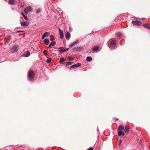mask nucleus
<instances>
[{
  "mask_svg": "<svg viewBox=\"0 0 150 150\" xmlns=\"http://www.w3.org/2000/svg\"><path fill=\"white\" fill-rule=\"evenodd\" d=\"M18 46L17 45H14L11 49V52H16L18 50Z\"/></svg>",
  "mask_w": 150,
  "mask_h": 150,
  "instance_id": "f03ea898",
  "label": "nucleus"
},
{
  "mask_svg": "<svg viewBox=\"0 0 150 150\" xmlns=\"http://www.w3.org/2000/svg\"><path fill=\"white\" fill-rule=\"evenodd\" d=\"M81 64L80 63H77L76 64H74L71 66V68H75L81 65Z\"/></svg>",
  "mask_w": 150,
  "mask_h": 150,
  "instance_id": "0eeeda50",
  "label": "nucleus"
},
{
  "mask_svg": "<svg viewBox=\"0 0 150 150\" xmlns=\"http://www.w3.org/2000/svg\"><path fill=\"white\" fill-rule=\"evenodd\" d=\"M25 12L27 13L28 12L30 11L31 10H24Z\"/></svg>",
  "mask_w": 150,
  "mask_h": 150,
  "instance_id": "2f4dec72",
  "label": "nucleus"
},
{
  "mask_svg": "<svg viewBox=\"0 0 150 150\" xmlns=\"http://www.w3.org/2000/svg\"><path fill=\"white\" fill-rule=\"evenodd\" d=\"M74 45V44H73V43L72 44H71V45H69V47H73V46Z\"/></svg>",
  "mask_w": 150,
  "mask_h": 150,
  "instance_id": "72a5a7b5",
  "label": "nucleus"
},
{
  "mask_svg": "<svg viewBox=\"0 0 150 150\" xmlns=\"http://www.w3.org/2000/svg\"><path fill=\"white\" fill-rule=\"evenodd\" d=\"M124 129V127L122 125H120L118 127L117 132L122 131Z\"/></svg>",
  "mask_w": 150,
  "mask_h": 150,
  "instance_id": "6e6552de",
  "label": "nucleus"
},
{
  "mask_svg": "<svg viewBox=\"0 0 150 150\" xmlns=\"http://www.w3.org/2000/svg\"><path fill=\"white\" fill-rule=\"evenodd\" d=\"M73 63V62H65L64 64V65L66 66L67 65H70L72 64Z\"/></svg>",
  "mask_w": 150,
  "mask_h": 150,
  "instance_id": "2eb2a0df",
  "label": "nucleus"
},
{
  "mask_svg": "<svg viewBox=\"0 0 150 150\" xmlns=\"http://www.w3.org/2000/svg\"><path fill=\"white\" fill-rule=\"evenodd\" d=\"M56 44V42L54 41L52 42L50 44V46H54Z\"/></svg>",
  "mask_w": 150,
  "mask_h": 150,
  "instance_id": "aec40b11",
  "label": "nucleus"
},
{
  "mask_svg": "<svg viewBox=\"0 0 150 150\" xmlns=\"http://www.w3.org/2000/svg\"><path fill=\"white\" fill-rule=\"evenodd\" d=\"M99 49V47H98L97 46L95 47H94L93 48V50L94 51H97Z\"/></svg>",
  "mask_w": 150,
  "mask_h": 150,
  "instance_id": "412c9836",
  "label": "nucleus"
},
{
  "mask_svg": "<svg viewBox=\"0 0 150 150\" xmlns=\"http://www.w3.org/2000/svg\"><path fill=\"white\" fill-rule=\"evenodd\" d=\"M93 148L92 147H91L89 149H88L87 150H93Z\"/></svg>",
  "mask_w": 150,
  "mask_h": 150,
  "instance_id": "c9c22d12",
  "label": "nucleus"
},
{
  "mask_svg": "<svg viewBox=\"0 0 150 150\" xmlns=\"http://www.w3.org/2000/svg\"><path fill=\"white\" fill-rule=\"evenodd\" d=\"M52 58H49L48 59H47V63H50V62L52 60Z\"/></svg>",
  "mask_w": 150,
  "mask_h": 150,
  "instance_id": "b1692460",
  "label": "nucleus"
},
{
  "mask_svg": "<svg viewBox=\"0 0 150 150\" xmlns=\"http://www.w3.org/2000/svg\"><path fill=\"white\" fill-rule=\"evenodd\" d=\"M24 9L30 10V9H32V8L31 7L29 6L28 7H27L26 8H25Z\"/></svg>",
  "mask_w": 150,
  "mask_h": 150,
  "instance_id": "a878e982",
  "label": "nucleus"
},
{
  "mask_svg": "<svg viewBox=\"0 0 150 150\" xmlns=\"http://www.w3.org/2000/svg\"><path fill=\"white\" fill-rule=\"evenodd\" d=\"M69 60H74V58L71 56H69L68 58Z\"/></svg>",
  "mask_w": 150,
  "mask_h": 150,
  "instance_id": "393cba45",
  "label": "nucleus"
},
{
  "mask_svg": "<svg viewBox=\"0 0 150 150\" xmlns=\"http://www.w3.org/2000/svg\"><path fill=\"white\" fill-rule=\"evenodd\" d=\"M49 34L50 33L48 32H45L43 34V35H45V37L48 36Z\"/></svg>",
  "mask_w": 150,
  "mask_h": 150,
  "instance_id": "4be33fe9",
  "label": "nucleus"
},
{
  "mask_svg": "<svg viewBox=\"0 0 150 150\" xmlns=\"http://www.w3.org/2000/svg\"><path fill=\"white\" fill-rule=\"evenodd\" d=\"M79 42V41L78 40H77L75 42H74L73 43V44H74V45L76 44H77V43H78Z\"/></svg>",
  "mask_w": 150,
  "mask_h": 150,
  "instance_id": "7c9ffc66",
  "label": "nucleus"
},
{
  "mask_svg": "<svg viewBox=\"0 0 150 150\" xmlns=\"http://www.w3.org/2000/svg\"><path fill=\"white\" fill-rule=\"evenodd\" d=\"M125 133L123 132L122 131L118 132V135L119 136H124L125 135Z\"/></svg>",
  "mask_w": 150,
  "mask_h": 150,
  "instance_id": "4468645a",
  "label": "nucleus"
},
{
  "mask_svg": "<svg viewBox=\"0 0 150 150\" xmlns=\"http://www.w3.org/2000/svg\"><path fill=\"white\" fill-rule=\"evenodd\" d=\"M21 26H28L29 25V23L27 21L24 22H21L20 23Z\"/></svg>",
  "mask_w": 150,
  "mask_h": 150,
  "instance_id": "39448f33",
  "label": "nucleus"
},
{
  "mask_svg": "<svg viewBox=\"0 0 150 150\" xmlns=\"http://www.w3.org/2000/svg\"><path fill=\"white\" fill-rule=\"evenodd\" d=\"M86 59L87 61H91L92 60V58L91 57H87Z\"/></svg>",
  "mask_w": 150,
  "mask_h": 150,
  "instance_id": "6ab92c4d",
  "label": "nucleus"
},
{
  "mask_svg": "<svg viewBox=\"0 0 150 150\" xmlns=\"http://www.w3.org/2000/svg\"><path fill=\"white\" fill-rule=\"evenodd\" d=\"M51 39H50V40L52 41H54V36L53 35H52V36H51Z\"/></svg>",
  "mask_w": 150,
  "mask_h": 150,
  "instance_id": "c85d7f7f",
  "label": "nucleus"
},
{
  "mask_svg": "<svg viewBox=\"0 0 150 150\" xmlns=\"http://www.w3.org/2000/svg\"><path fill=\"white\" fill-rule=\"evenodd\" d=\"M65 38L69 40L70 38V34L69 32H67L65 35Z\"/></svg>",
  "mask_w": 150,
  "mask_h": 150,
  "instance_id": "f8f14e48",
  "label": "nucleus"
},
{
  "mask_svg": "<svg viewBox=\"0 0 150 150\" xmlns=\"http://www.w3.org/2000/svg\"><path fill=\"white\" fill-rule=\"evenodd\" d=\"M22 31H17L16 32V33H19L20 32H22Z\"/></svg>",
  "mask_w": 150,
  "mask_h": 150,
  "instance_id": "58836bf2",
  "label": "nucleus"
},
{
  "mask_svg": "<svg viewBox=\"0 0 150 150\" xmlns=\"http://www.w3.org/2000/svg\"><path fill=\"white\" fill-rule=\"evenodd\" d=\"M11 38L10 37H8L7 38H5L4 39L5 43L6 42H8L10 40Z\"/></svg>",
  "mask_w": 150,
  "mask_h": 150,
  "instance_id": "a211bd4d",
  "label": "nucleus"
},
{
  "mask_svg": "<svg viewBox=\"0 0 150 150\" xmlns=\"http://www.w3.org/2000/svg\"><path fill=\"white\" fill-rule=\"evenodd\" d=\"M129 128L126 125L124 129V131L125 133L128 134L129 133Z\"/></svg>",
  "mask_w": 150,
  "mask_h": 150,
  "instance_id": "9d476101",
  "label": "nucleus"
},
{
  "mask_svg": "<svg viewBox=\"0 0 150 150\" xmlns=\"http://www.w3.org/2000/svg\"><path fill=\"white\" fill-rule=\"evenodd\" d=\"M64 61V59L62 57L60 58L59 62L61 63H63Z\"/></svg>",
  "mask_w": 150,
  "mask_h": 150,
  "instance_id": "5701e85b",
  "label": "nucleus"
},
{
  "mask_svg": "<svg viewBox=\"0 0 150 150\" xmlns=\"http://www.w3.org/2000/svg\"><path fill=\"white\" fill-rule=\"evenodd\" d=\"M30 55V52L29 51H27L26 52H25L23 55V56L25 57H28Z\"/></svg>",
  "mask_w": 150,
  "mask_h": 150,
  "instance_id": "9b49d317",
  "label": "nucleus"
},
{
  "mask_svg": "<svg viewBox=\"0 0 150 150\" xmlns=\"http://www.w3.org/2000/svg\"><path fill=\"white\" fill-rule=\"evenodd\" d=\"M8 3L11 5H13L14 3V0H9Z\"/></svg>",
  "mask_w": 150,
  "mask_h": 150,
  "instance_id": "f3484780",
  "label": "nucleus"
},
{
  "mask_svg": "<svg viewBox=\"0 0 150 150\" xmlns=\"http://www.w3.org/2000/svg\"><path fill=\"white\" fill-rule=\"evenodd\" d=\"M22 15H23V16L24 18L26 20H28V18L26 16H25L23 13H22Z\"/></svg>",
  "mask_w": 150,
  "mask_h": 150,
  "instance_id": "bb28decb",
  "label": "nucleus"
},
{
  "mask_svg": "<svg viewBox=\"0 0 150 150\" xmlns=\"http://www.w3.org/2000/svg\"><path fill=\"white\" fill-rule=\"evenodd\" d=\"M59 33L60 35V38L61 39L63 38L64 37V33L63 31L60 28L59 29Z\"/></svg>",
  "mask_w": 150,
  "mask_h": 150,
  "instance_id": "423d86ee",
  "label": "nucleus"
},
{
  "mask_svg": "<svg viewBox=\"0 0 150 150\" xmlns=\"http://www.w3.org/2000/svg\"><path fill=\"white\" fill-rule=\"evenodd\" d=\"M28 76L31 79H33L35 76V74L33 71L32 70H30L29 71L28 74Z\"/></svg>",
  "mask_w": 150,
  "mask_h": 150,
  "instance_id": "f257e3e1",
  "label": "nucleus"
},
{
  "mask_svg": "<svg viewBox=\"0 0 150 150\" xmlns=\"http://www.w3.org/2000/svg\"><path fill=\"white\" fill-rule=\"evenodd\" d=\"M116 35L118 37H120L121 36V33H118L116 34Z\"/></svg>",
  "mask_w": 150,
  "mask_h": 150,
  "instance_id": "c756f323",
  "label": "nucleus"
},
{
  "mask_svg": "<svg viewBox=\"0 0 150 150\" xmlns=\"http://www.w3.org/2000/svg\"><path fill=\"white\" fill-rule=\"evenodd\" d=\"M69 49V48H67V49H64L63 47H61L60 49L59 50V52L60 53H62L65 52L67 51Z\"/></svg>",
  "mask_w": 150,
  "mask_h": 150,
  "instance_id": "20e7f679",
  "label": "nucleus"
},
{
  "mask_svg": "<svg viewBox=\"0 0 150 150\" xmlns=\"http://www.w3.org/2000/svg\"><path fill=\"white\" fill-rule=\"evenodd\" d=\"M122 141L121 140H120V143H119V145H120V144H121L122 143Z\"/></svg>",
  "mask_w": 150,
  "mask_h": 150,
  "instance_id": "e433bc0d",
  "label": "nucleus"
},
{
  "mask_svg": "<svg viewBox=\"0 0 150 150\" xmlns=\"http://www.w3.org/2000/svg\"><path fill=\"white\" fill-rule=\"evenodd\" d=\"M48 52L47 50H45L43 52V53L45 55H47V54Z\"/></svg>",
  "mask_w": 150,
  "mask_h": 150,
  "instance_id": "cd10ccee",
  "label": "nucleus"
},
{
  "mask_svg": "<svg viewBox=\"0 0 150 150\" xmlns=\"http://www.w3.org/2000/svg\"><path fill=\"white\" fill-rule=\"evenodd\" d=\"M79 47H77V48L76 49V51H78L79 50Z\"/></svg>",
  "mask_w": 150,
  "mask_h": 150,
  "instance_id": "4c0bfd02",
  "label": "nucleus"
},
{
  "mask_svg": "<svg viewBox=\"0 0 150 150\" xmlns=\"http://www.w3.org/2000/svg\"><path fill=\"white\" fill-rule=\"evenodd\" d=\"M51 46H50V45H49V47L50 48V47H51Z\"/></svg>",
  "mask_w": 150,
  "mask_h": 150,
  "instance_id": "ea45409f",
  "label": "nucleus"
},
{
  "mask_svg": "<svg viewBox=\"0 0 150 150\" xmlns=\"http://www.w3.org/2000/svg\"><path fill=\"white\" fill-rule=\"evenodd\" d=\"M45 37V35H43L42 37V39H43Z\"/></svg>",
  "mask_w": 150,
  "mask_h": 150,
  "instance_id": "f704fd0d",
  "label": "nucleus"
},
{
  "mask_svg": "<svg viewBox=\"0 0 150 150\" xmlns=\"http://www.w3.org/2000/svg\"><path fill=\"white\" fill-rule=\"evenodd\" d=\"M132 23L134 24V25H140L142 24V23L141 21H132Z\"/></svg>",
  "mask_w": 150,
  "mask_h": 150,
  "instance_id": "7ed1b4c3",
  "label": "nucleus"
},
{
  "mask_svg": "<svg viewBox=\"0 0 150 150\" xmlns=\"http://www.w3.org/2000/svg\"><path fill=\"white\" fill-rule=\"evenodd\" d=\"M115 44L116 41L115 40H113L112 41L110 44V47H115Z\"/></svg>",
  "mask_w": 150,
  "mask_h": 150,
  "instance_id": "1a4fd4ad",
  "label": "nucleus"
},
{
  "mask_svg": "<svg viewBox=\"0 0 150 150\" xmlns=\"http://www.w3.org/2000/svg\"><path fill=\"white\" fill-rule=\"evenodd\" d=\"M40 10H37L36 11V13H39L40 12Z\"/></svg>",
  "mask_w": 150,
  "mask_h": 150,
  "instance_id": "473e14b6",
  "label": "nucleus"
},
{
  "mask_svg": "<svg viewBox=\"0 0 150 150\" xmlns=\"http://www.w3.org/2000/svg\"><path fill=\"white\" fill-rule=\"evenodd\" d=\"M143 26L147 28L150 30V25L147 24H143Z\"/></svg>",
  "mask_w": 150,
  "mask_h": 150,
  "instance_id": "ddd939ff",
  "label": "nucleus"
},
{
  "mask_svg": "<svg viewBox=\"0 0 150 150\" xmlns=\"http://www.w3.org/2000/svg\"><path fill=\"white\" fill-rule=\"evenodd\" d=\"M49 42V40L47 39H45L44 40V42L46 45H48Z\"/></svg>",
  "mask_w": 150,
  "mask_h": 150,
  "instance_id": "dca6fc26",
  "label": "nucleus"
}]
</instances>
